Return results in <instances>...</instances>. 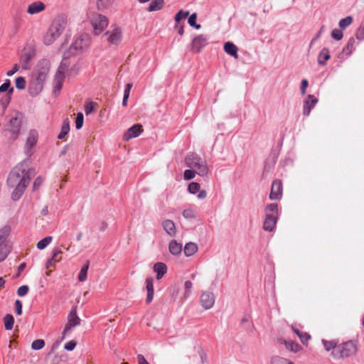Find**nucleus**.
Wrapping results in <instances>:
<instances>
[{
	"mask_svg": "<svg viewBox=\"0 0 364 364\" xmlns=\"http://www.w3.org/2000/svg\"><path fill=\"white\" fill-rule=\"evenodd\" d=\"M34 175L35 170L30 167L27 160L17 164L10 171L7 176L6 185L11 190L12 200L17 201L22 197Z\"/></svg>",
	"mask_w": 364,
	"mask_h": 364,
	"instance_id": "obj_1",
	"label": "nucleus"
},
{
	"mask_svg": "<svg viewBox=\"0 0 364 364\" xmlns=\"http://www.w3.org/2000/svg\"><path fill=\"white\" fill-rule=\"evenodd\" d=\"M67 25L66 19L64 16L56 17L46 32L43 42L46 46L53 43L62 34Z\"/></svg>",
	"mask_w": 364,
	"mask_h": 364,
	"instance_id": "obj_2",
	"label": "nucleus"
},
{
	"mask_svg": "<svg viewBox=\"0 0 364 364\" xmlns=\"http://www.w3.org/2000/svg\"><path fill=\"white\" fill-rule=\"evenodd\" d=\"M358 352V342L354 340H350L341 343H338V346L331 352V356L336 360L344 359L356 355Z\"/></svg>",
	"mask_w": 364,
	"mask_h": 364,
	"instance_id": "obj_3",
	"label": "nucleus"
},
{
	"mask_svg": "<svg viewBox=\"0 0 364 364\" xmlns=\"http://www.w3.org/2000/svg\"><path fill=\"white\" fill-rule=\"evenodd\" d=\"M185 162L188 167L195 170L200 176H206L208 173L206 161L195 153L188 154L185 159Z\"/></svg>",
	"mask_w": 364,
	"mask_h": 364,
	"instance_id": "obj_4",
	"label": "nucleus"
},
{
	"mask_svg": "<svg viewBox=\"0 0 364 364\" xmlns=\"http://www.w3.org/2000/svg\"><path fill=\"white\" fill-rule=\"evenodd\" d=\"M278 215L277 203H270L266 206L265 220L263 223V229L265 231L272 232L275 228Z\"/></svg>",
	"mask_w": 364,
	"mask_h": 364,
	"instance_id": "obj_5",
	"label": "nucleus"
},
{
	"mask_svg": "<svg viewBox=\"0 0 364 364\" xmlns=\"http://www.w3.org/2000/svg\"><path fill=\"white\" fill-rule=\"evenodd\" d=\"M21 125V120L20 118L16 114L14 117H11L9 124L6 126V128L4 130V134L6 136H9L11 141H14L16 139L19 132L20 128Z\"/></svg>",
	"mask_w": 364,
	"mask_h": 364,
	"instance_id": "obj_6",
	"label": "nucleus"
},
{
	"mask_svg": "<svg viewBox=\"0 0 364 364\" xmlns=\"http://www.w3.org/2000/svg\"><path fill=\"white\" fill-rule=\"evenodd\" d=\"M80 324V318L77 315L76 308L73 307L68 316L67 323L63 331L62 339H64L65 336L69 333L71 330Z\"/></svg>",
	"mask_w": 364,
	"mask_h": 364,
	"instance_id": "obj_7",
	"label": "nucleus"
},
{
	"mask_svg": "<svg viewBox=\"0 0 364 364\" xmlns=\"http://www.w3.org/2000/svg\"><path fill=\"white\" fill-rule=\"evenodd\" d=\"M50 70V63L47 60H41L36 70L33 72L32 77L37 79L38 81L45 82Z\"/></svg>",
	"mask_w": 364,
	"mask_h": 364,
	"instance_id": "obj_8",
	"label": "nucleus"
},
{
	"mask_svg": "<svg viewBox=\"0 0 364 364\" xmlns=\"http://www.w3.org/2000/svg\"><path fill=\"white\" fill-rule=\"evenodd\" d=\"M108 18L102 14H96L91 18V24L96 35L100 34L108 26Z\"/></svg>",
	"mask_w": 364,
	"mask_h": 364,
	"instance_id": "obj_9",
	"label": "nucleus"
},
{
	"mask_svg": "<svg viewBox=\"0 0 364 364\" xmlns=\"http://www.w3.org/2000/svg\"><path fill=\"white\" fill-rule=\"evenodd\" d=\"M36 50L32 46L26 47L21 54L20 63L23 70L30 68V62L34 58Z\"/></svg>",
	"mask_w": 364,
	"mask_h": 364,
	"instance_id": "obj_10",
	"label": "nucleus"
},
{
	"mask_svg": "<svg viewBox=\"0 0 364 364\" xmlns=\"http://www.w3.org/2000/svg\"><path fill=\"white\" fill-rule=\"evenodd\" d=\"M11 228L9 226H5L0 230V262L4 261L9 253V250L6 246H4L7 237L10 234Z\"/></svg>",
	"mask_w": 364,
	"mask_h": 364,
	"instance_id": "obj_11",
	"label": "nucleus"
},
{
	"mask_svg": "<svg viewBox=\"0 0 364 364\" xmlns=\"http://www.w3.org/2000/svg\"><path fill=\"white\" fill-rule=\"evenodd\" d=\"M208 44V38L205 35H198L196 36L191 42V51L193 53H200L203 48Z\"/></svg>",
	"mask_w": 364,
	"mask_h": 364,
	"instance_id": "obj_12",
	"label": "nucleus"
},
{
	"mask_svg": "<svg viewBox=\"0 0 364 364\" xmlns=\"http://www.w3.org/2000/svg\"><path fill=\"white\" fill-rule=\"evenodd\" d=\"M282 183L280 180H274L272 182L269 199L272 200H279L282 197Z\"/></svg>",
	"mask_w": 364,
	"mask_h": 364,
	"instance_id": "obj_13",
	"label": "nucleus"
},
{
	"mask_svg": "<svg viewBox=\"0 0 364 364\" xmlns=\"http://www.w3.org/2000/svg\"><path fill=\"white\" fill-rule=\"evenodd\" d=\"M38 132L36 130H30L28 132V137L25 145V151L26 155L30 156L31 154V149L36 146L38 141Z\"/></svg>",
	"mask_w": 364,
	"mask_h": 364,
	"instance_id": "obj_14",
	"label": "nucleus"
},
{
	"mask_svg": "<svg viewBox=\"0 0 364 364\" xmlns=\"http://www.w3.org/2000/svg\"><path fill=\"white\" fill-rule=\"evenodd\" d=\"M200 301L205 309H210L215 304V296L212 292L205 291L201 294Z\"/></svg>",
	"mask_w": 364,
	"mask_h": 364,
	"instance_id": "obj_15",
	"label": "nucleus"
},
{
	"mask_svg": "<svg viewBox=\"0 0 364 364\" xmlns=\"http://www.w3.org/2000/svg\"><path fill=\"white\" fill-rule=\"evenodd\" d=\"M44 82L42 81H38L33 77H31V79L28 85V92L29 94L34 97L36 96L41 92L43 87Z\"/></svg>",
	"mask_w": 364,
	"mask_h": 364,
	"instance_id": "obj_16",
	"label": "nucleus"
},
{
	"mask_svg": "<svg viewBox=\"0 0 364 364\" xmlns=\"http://www.w3.org/2000/svg\"><path fill=\"white\" fill-rule=\"evenodd\" d=\"M143 131L142 126L141 124H134L123 135L124 141H129L132 138L137 137L140 135Z\"/></svg>",
	"mask_w": 364,
	"mask_h": 364,
	"instance_id": "obj_17",
	"label": "nucleus"
},
{
	"mask_svg": "<svg viewBox=\"0 0 364 364\" xmlns=\"http://www.w3.org/2000/svg\"><path fill=\"white\" fill-rule=\"evenodd\" d=\"M317 102L318 99L314 95H309L304 102L303 114L308 117L310 114L311 109L315 107Z\"/></svg>",
	"mask_w": 364,
	"mask_h": 364,
	"instance_id": "obj_18",
	"label": "nucleus"
},
{
	"mask_svg": "<svg viewBox=\"0 0 364 364\" xmlns=\"http://www.w3.org/2000/svg\"><path fill=\"white\" fill-rule=\"evenodd\" d=\"M70 65V63L68 62V60L63 59L55 73L54 81H60L63 82L65 78V72L68 71V67Z\"/></svg>",
	"mask_w": 364,
	"mask_h": 364,
	"instance_id": "obj_19",
	"label": "nucleus"
},
{
	"mask_svg": "<svg viewBox=\"0 0 364 364\" xmlns=\"http://www.w3.org/2000/svg\"><path fill=\"white\" fill-rule=\"evenodd\" d=\"M278 343L284 345L289 351H291L293 353H297L299 350H301L302 348L301 346L299 343L294 342L291 340H286L284 338H279Z\"/></svg>",
	"mask_w": 364,
	"mask_h": 364,
	"instance_id": "obj_20",
	"label": "nucleus"
},
{
	"mask_svg": "<svg viewBox=\"0 0 364 364\" xmlns=\"http://www.w3.org/2000/svg\"><path fill=\"white\" fill-rule=\"evenodd\" d=\"M46 9V5L41 1H35L31 4L27 9L28 14L31 15L36 14L43 11Z\"/></svg>",
	"mask_w": 364,
	"mask_h": 364,
	"instance_id": "obj_21",
	"label": "nucleus"
},
{
	"mask_svg": "<svg viewBox=\"0 0 364 364\" xmlns=\"http://www.w3.org/2000/svg\"><path fill=\"white\" fill-rule=\"evenodd\" d=\"M89 45V38L87 36H81L76 39L75 41L72 44L70 48L74 50H82Z\"/></svg>",
	"mask_w": 364,
	"mask_h": 364,
	"instance_id": "obj_22",
	"label": "nucleus"
},
{
	"mask_svg": "<svg viewBox=\"0 0 364 364\" xmlns=\"http://www.w3.org/2000/svg\"><path fill=\"white\" fill-rule=\"evenodd\" d=\"M162 226L166 233L171 236L174 237L176 234L175 223L171 220H166L162 223Z\"/></svg>",
	"mask_w": 364,
	"mask_h": 364,
	"instance_id": "obj_23",
	"label": "nucleus"
},
{
	"mask_svg": "<svg viewBox=\"0 0 364 364\" xmlns=\"http://www.w3.org/2000/svg\"><path fill=\"white\" fill-rule=\"evenodd\" d=\"M146 288L147 290V297L146 301L149 304L152 301L154 298V280L152 278H147L146 279Z\"/></svg>",
	"mask_w": 364,
	"mask_h": 364,
	"instance_id": "obj_24",
	"label": "nucleus"
},
{
	"mask_svg": "<svg viewBox=\"0 0 364 364\" xmlns=\"http://www.w3.org/2000/svg\"><path fill=\"white\" fill-rule=\"evenodd\" d=\"M330 58L331 55L328 48H322L318 55V64L321 65H325L326 64V61L328 60Z\"/></svg>",
	"mask_w": 364,
	"mask_h": 364,
	"instance_id": "obj_25",
	"label": "nucleus"
},
{
	"mask_svg": "<svg viewBox=\"0 0 364 364\" xmlns=\"http://www.w3.org/2000/svg\"><path fill=\"white\" fill-rule=\"evenodd\" d=\"M164 5L165 1L164 0H151L149 4L147 11L149 12L159 11L164 8Z\"/></svg>",
	"mask_w": 364,
	"mask_h": 364,
	"instance_id": "obj_26",
	"label": "nucleus"
},
{
	"mask_svg": "<svg viewBox=\"0 0 364 364\" xmlns=\"http://www.w3.org/2000/svg\"><path fill=\"white\" fill-rule=\"evenodd\" d=\"M224 50L230 55H231L235 58H238V55H237L238 48L234 43H232L231 42H226L224 44Z\"/></svg>",
	"mask_w": 364,
	"mask_h": 364,
	"instance_id": "obj_27",
	"label": "nucleus"
},
{
	"mask_svg": "<svg viewBox=\"0 0 364 364\" xmlns=\"http://www.w3.org/2000/svg\"><path fill=\"white\" fill-rule=\"evenodd\" d=\"M168 250L171 255H178L182 251V245L177 242L176 240H171L168 245Z\"/></svg>",
	"mask_w": 364,
	"mask_h": 364,
	"instance_id": "obj_28",
	"label": "nucleus"
},
{
	"mask_svg": "<svg viewBox=\"0 0 364 364\" xmlns=\"http://www.w3.org/2000/svg\"><path fill=\"white\" fill-rule=\"evenodd\" d=\"M154 270L156 272V279H160L167 272V267L163 262H157L154 266Z\"/></svg>",
	"mask_w": 364,
	"mask_h": 364,
	"instance_id": "obj_29",
	"label": "nucleus"
},
{
	"mask_svg": "<svg viewBox=\"0 0 364 364\" xmlns=\"http://www.w3.org/2000/svg\"><path fill=\"white\" fill-rule=\"evenodd\" d=\"M14 92V87L9 89V92H6L1 99L0 105L4 110H5L9 105L11 99V95Z\"/></svg>",
	"mask_w": 364,
	"mask_h": 364,
	"instance_id": "obj_30",
	"label": "nucleus"
},
{
	"mask_svg": "<svg viewBox=\"0 0 364 364\" xmlns=\"http://www.w3.org/2000/svg\"><path fill=\"white\" fill-rule=\"evenodd\" d=\"M183 251L186 257H191L198 251V246L194 242H188L186 244Z\"/></svg>",
	"mask_w": 364,
	"mask_h": 364,
	"instance_id": "obj_31",
	"label": "nucleus"
},
{
	"mask_svg": "<svg viewBox=\"0 0 364 364\" xmlns=\"http://www.w3.org/2000/svg\"><path fill=\"white\" fill-rule=\"evenodd\" d=\"M121 37L122 32L120 29L117 28L114 29L112 33L109 36L108 41L112 44H117L120 41Z\"/></svg>",
	"mask_w": 364,
	"mask_h": 364,
	"instance_id": "obj_32",
	"label": "nucleus"
},
{
	"mask_svg": "<svg viewBox=\"0 0 364 364\" xmlns=\"http://www.w3.org/2000/svg\"><path fill=\"white\" fill-rule=\"evenodd\" d=\"M355 42V39L353 37L350 38L348 40L346 46L343 48L342 53L340 55L345 54L346 55H350L355 48H354Z\"/></svg>",
	"mask_w": 364,
	"mask_h": 364,
	"instance_id": "obj_33",
	"label": "nucleus"
},
{
	"mask_svg": "<svg viewBox=\"0 0 364 364\" xmlns=\"http://www.w3.org/2000/svg\"><path fill=\"white\" fill-rule=\"evenodd\" d=\"M115 0H97V7L100 11H105L109 8Z\"/></svg>",
	"mask_w": 364,
	"mask_h": 364,
	"instance_id": "obj_34",
	"label": "nucleus"
},
{
	"mask_svg": "<svg viewBox=\"0 0 364 364\" xmlns=\"http://www.w3.org/2000/svg\"><path fill=\"white\" fill-rule=\"evenodd\" d=\"M322 343L326 350L334 352V350L338 346V343L335 341L322 340Z\"/></svg>",
	"mask_w": 364,
	"mask_h": 364,
	"instance_id": "obj_35",
	"label": "nucleus"
},
{
	"mask_svg": "<svg viewBox=\"0 0 364 364\" xmlns=\"http://www.w3.org/2000/svg\"><path fill=\"white\" fill-rule=\"evenodd\" d=\"M90 262L87 261L84 266L82 267L79 275L78 280L79 282H85L87 279V271L89 269Z\"/></svg>",
	"mask_w": 364,
	"mask_h": 364,
	"instance_id": "obj_36",
	"label": "nucleus"
},
{
	"mask_svg": "<svg viewBox=\"0 0 364 364\" xmlns=\"http://www.w3.org/2000/svg\"><path fill=\"white\" fill-rule=\"evenodd\" d=\"M70 130V125L68 120H65L61 127L60 132L59 133L58 138L59 139H63L64 137L68 134Z\"/></svg>",
	"mask_w": 364,
	"mask_h": 364,
	"instance_id": "obj_37",
	"label": "nucleus"
},
{
	"mask_svg": "<svg viewBox=\"0 0 364 364\" xmlns=\"http://www.w3.org/2000/svg\"><path fill=\"white\" fill-rule=\"evenodd\" d=\"M4 322L5 328L6 330H11L14 326V318L12 315L6 314L4 318Z\"/></svg>",
	"mask_w": 364,
	"mask_h": 364,
	"instance_id": "obj_38",
	"label": "nucleus"
},
{
	"mask_svg": "<svg viewBox=\"0 0 364 364\" xmlns=\"http://www.w3.org/2000/svg\"><path fill=\"white\" fill-rule=\"evenodd\" d=\"M270 364H294V363L282 357L274 356L271 359Z\"/></svg>",
	"mask_w": 364,
	"mask_h": 364,
	"instance_id": "obj_39",
	"label": "nucleus"
},
{
	"mask_svg": "<svg viewBox=\"0 0 364 364\" xmlns=\"http://www.w3.org/2000/svg\"><path fill=\"white\" fill-rule=\"evenodd\" d=\"M52 240L53 237L51 236L44 237L37 243V248L39 250L45 249L51 242Z\"/></svg>",
	"mask_w": 364,
	"mask_h": 364,
	"instance_id": "obj_40",
	"label": "nucleus"
},
{
	"mask_svg": "<svg viewBox=\"0 0 364 364\" xmlns=\"http://www.w3.org/2000/svg\"><path fill=\"white\" fill-rule=\"evenodd\" d=\"M190 13L188 11L180 10L176 13L174 16V20L176 23H181V21L186 18L189 16Z\"/></svg>",
	"mask_w": 364,
	"mask_h": 364,
	"instance_id": "obj_41",
	"label": "nucleus"
},
{
	"mask_svg": "<svg viewBox=\"0 0 364 364\" xmlns=\"http://www.w3.org/2000/svg\"><path fill=\"white\" fill-rule=\"evenodd\" d=\"M63 254V252L58 249L55 248L53 250V256L51 259H50V263L51 262H58L61 260V255Z\"/></svg>",
	"mask_w": 364,
	"mask_h": 364,
	"instance_id": "obj_42",
	"label": "nucleus"
},
{
	"mask_svg": "<svg viewBox=\"0 0 364 364\" xmlns=\"http://www.w3.org/2000/svg\"><path fill=\"white\" fill-rule=\"evenodd\" d=\"M353 23V18L348 16L340 20L338 25L341 29L343 30Z\"/></svg>",
	"mask_w": 364,
	"mask_h": 364,
	"instance_id": "obj_43",
	"label": "nucleus"
},
{
	"mask_svg": "<svg viewBox=\"0 0 364 364\" xmlns=\"http://www.w3.org/2000/svg\"><path fill=\"white\" fill-rule=\"evenodd\" d=\"M132 87V83H127L125 87L124 92V97L122 100V105L126 107L127 105V100L129 97L130 90Z\"/></svg>",
	"mask_w": 364,
	"mask_h": 364,
	"instance_id": "obj_44",
	"label": "nucleus"
},
{
	"mask_svg": "<svg viewBox=\"0 0 364 364\" xmlns=\"http://www.w3.org/2000/svg\"><path fill=\"white\" fill-rule=\"evenodd\" d=\"M45 346V341L43 339L35 340L31 344V348L35 350L42 349Z\"/></svg>",
	"mask_w": 364,
	"mask_h": 364,
	"instance_id": "obj_45",
	"label": "nucleus"
},
{
	"mask_svg": "<svg viewBox=\"0 0 364 364\" xmlns=\"http://www.w3.org/2000/svg\"><path fill=\"white\" fill-rule=\"evenodd\" d=\"M196 19H197V14H196V13H193L190 16L188 22L191 26H192L196 29H199V28H200V25L196 23Z\"/></svg>",
	"mask_w": 364,
	"mask_h": 364,
	"instance_id": "obj_46",
	"label": "nucleus"
},
{
	"mask_svg": "<svg viewBox=\"0 0 364 364\" xmlns=\"http://www.w3.org/2000/svg\"><path fill=\"white\" fill-rule=\"evenodd\" d=\"M200 186L198 183L191 182L188 187V191L192 194H196L200 191Z\"/></svg>",
	"mask_w": 364,
	"mask_h": 364,
	"instance_id": "obj_47",
	"label": "nucleus"
},
{
	"mask_svg": "<svg viewBox=\"0 0 364 364\" xmlns=\"http://www.w3.org/2000/svg\"><path fill=\"white\" fill-rule=\"evenodd\" d=\"M16 87L19 90H23L26 87V80L23 77H18L15 80Z\"/></svg>",
	"mask_w": 364,
	"mask_h": 364,
	"instance_id": "obj_48",
	"label": "nucleus"
},
{
	"mask_svg": "<svg viewBox=\"0 0 364 364\" xmlns=\"http://www.w3.org/2000/svg\"><path fill=\"white\" fill-rule=\"evenodd\" d=\"M183 216L186 219H192L196 218V213L192 208H186L183 211Z\"/></svg>",
	"mask_w": 364,
	"mask_h": 364,
	"instance_id": "obj_49",
	"label": "nucleus"
},
{
	"mask_svg": "<svg viewBox=\"0 0 364 364\" xmlns=\"http://www.w3.org/2000/svg\"><path fill=\"white\" fill-rule=\"evenodd\" d=\"M196 174H197L196 171L192 168L187 169L184 171L183 177L185 180H191L193 179Z\"/></svg>",
	"mask_w": 364,
	"mask_h": 364,
	"instance_id": "obj_50",
	"label": "nucleus"
},
{
	"mask_svg": "<svg viewBox=\"0 0 364 364\" xmlns=\"http://www.w3.org/2000/svg\"><path fill=\"white\" fill-rule=\"evenodd\" d=\"M355 36L358 40H364V21L358 27Z\"/></svg>",
	"mask_w": 364,
	"mask_h": 364,
	"instance_id": "obj_51",
	"label": "nucleus"
},
{
	"mask_svg": "<svg viewBox=\"0 0 364 364\" xmlns=\"http://www.w3.org/2000/svg\"><path fill=\"white\" fill-rule=\"evenodd\" d=\"M331 37L336 41H340L343 38V34L341 30L335 28L331 32Z\"/></svg>",
	"mask_w": 364,
	"mask_h": 364,
	"instance_id": "obj_52",
	"label": "nucleus"
},
{
	"mask_svg": "<svg viewBox=\"0 0 364 364\" xmlns=\"http://www.w3.org/2000/svg\"><path fill=\"white\" fill-rule=\"evenodd\" d=\"M83 114L81 112H79L77 114L76 120H75V127L77 129H80L82 128L83 125Z\"/></svg>",
	"mask_w": 364,
	"mask_h": 364,
	"instance_id": "obj_53",
	"label": "nucleus"
},
{
	"mask_svg": "<svg viewBox=\"0 0 364 364\" xmlns=\"http://www.w3.org/2000/svg\"><path fill=\"white\" fill-rule=\"evenodd\" d=\"M28 291L29 287L27 285H23L18 289L17 294L19 296H24L28 294Z\"/></svg>",
	"mask_w": 364,
	"mask_h": 364,
	"instance_id": "obj_54",
	"label": "nucleus"
},
{
	"mask_svg": "<svg viewBox=\"0 0 364 364\" xmlns=\"http://www.w3.org/2000/svg\"><path fill=\"white\" fill-rule=\"evenodd\" d=\"M11 85V82L9 80H6L4 83H3L1 86H0V93H2V92H9V90L10 88H11L10 87Z\"/></svg>",
	"mask_w": 364,
	"mask_h": 364,
	"instance_id": "obj_55",
	"label": "nucleus"
},
{
	"mask_svg": "<svg viewBox=\"0 0 364 364\" xmlns=\"http://www.w3.org/2000/svg\"><path fill=\"white\" fill-rule=\"evenodd\" d=\"M43 179L41 176L37 177L33 183V191H35L42 185Z\"/></svg>",
	"mask_w": 364,
	"mask_h": 364,
	"instance_id": "obj_56",
	"label": "nucleus"
},
{
	"mask_svg": "<svg viewBox=\"0 0 364 364\" xmlns=\"http://www.w3.org/2000/svg\"><path fill=\"white\" fill-rule=\"evenodd\" d=\"M301 342L305 345L307 343L308 341L310 339L311 336L306 332H301L299 336Z\"/></svg>",
	"mask_w": 364,
	"mask_h": 364,
	"instance_id": "obj_57",
	"label": "nucleus"
},
{
	"mask_svg": "<svg viewBox=\"0 0 364 364\" xmlns=\"http://www.w3.org/2000/svg\"><path fill=\"white\" fill-rule=\"evenodd\" d=\"M95 105L96 104L92 102L87 103L85 107V114H89L92 113L95 109Z\"/></svg>",
	"mask_w": 364,
	"mask_h": 364,
	"instance_id": "obj_58",
	"label": "nucleus"
},
{
	"mask_svg": "<svg viewBox=\"0 0 364 364\" xmlns=\"http://www.w3.org/2000/svg\"><path fill=\"white\" fill-rule=\"evenodd\" d=\"M15 312L17 315L22 314V303L20 300H16L15 304Z\"/></svg>",
	"mask_w": 364,
	"mask_h": 364,
	"instance_id": "obj_59",
	"label": "nucleus"
},
{
	"mask_svg": "<svg viewBox=\"0 0 364 364\" xmlns=\"http://www.w3.org/2000/svg\"><path fill=\"white\" fill-rule=\"evenodd\" d=\"M185 286V293L184 297L188 298L190 295V290L192 288V282L191 281H186L184 284Z\"/></svg>",
	"mask_w": 364,
	"mask_h": 364,
	"instance_id": "obj_60",
	"label": "nucleus"
},
{
	"mask_svg": "<svg viewBox=\"0 0 364 364\" xmlns=\"http://www.w3.org/2000/svg\"><path fill=\"white\" fill-rule=\"evenodd\" d=\"M308 85H309L308 80H306V79L302 80L301 83V95H305L306 94V88H307Z\"/></svg>",
	"mask_w": 364,
	"mask_h": 364,
	"instance_id": "obj_61",
	"label": "nucleus"
},
{
	"mask_svg": "<svg viewBox=\"0 0 364 364\" xmlns=\"http://www.w3.org/2000/svg\"><path fill=\"white\" fill-rule=\"evenodd\" d=\"M174 29L177 31V33L180 36H183L184 31H183V24H181V23H176Z\"/></svg>",
	"mask_w": 364,
	"mask_h": 364,
	"instance_id": "obj_62",
	"label": "nucleus"
},
{
	"mask_svg": "<svg viewBox=\"0 0 364 364\" xmlns=\"http://www.w3.org/2000/svg\"><path fill=\"white\" fill-rule=\"evenodd\" d=\"M76 346V343L74 341H70L65 345V349L67 350H73Z\"/></svg>",
	"mask_w": 364,
	"mask_h": 364,
	"instance_id": "obj_63",
	"label": "nucleus"
},
{
	"mask_svg": "<svg viewBox=\"0 0 364 364\" xmlns=\"http://www.w3.org/2000/svg\"><path fill=\"white\" fill-rule=\"evenodd\" d=\"M137 360L139 364H149V363L147 362L144 356L141 354H139L137 355Z\"/></svg>",
	"mask_w": 364,
	"mask_h": 364,
	"instance_id": "obj_64",
	"label": "nucleus"
}]
</instances>
